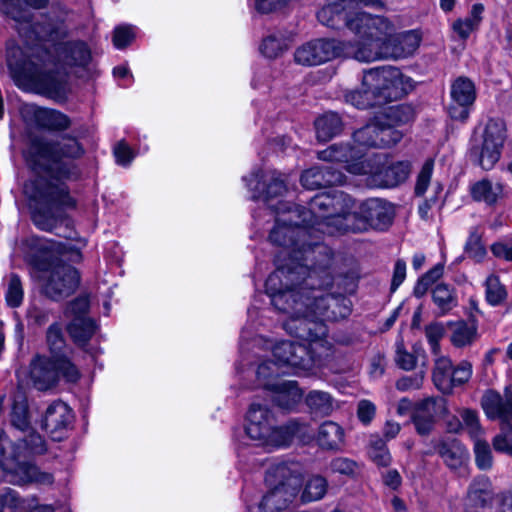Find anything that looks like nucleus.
I'll return each instance as SVG.
<instances>
[{"label": "nucleus", "instance_id": "1", "mask_svg": "<svg viewBox=\"0 0 512 512\" xmlns=\"http://www.w3.org/2000/svg\"><path fill=\"white\" fill-rule=\"evenodd\" d=\"M331 286L332 279L328 274L317 283L312 274L300 279V273L293 267H278L269 275L266 293L272 305L287 315L282 323L283 329L307 344L266 341L273 361L258 366L259 379L278 374L276 370L280 368L295 374L310 371L322 356L328 354L330 343L326 339L327 327L323 322L346 318L351 312L349 299L341 294L328 293Z\"/></svg>", "mask_w": 512, "mask_h": 512}, {"label": "nucleus", "instance_id": "2", "mask_svg": "<svg viewBox=\"0 0 512 512\" xmlns=\"http://www.w3.org/2000/svg\"><path fill=\"white\" fill-rule=\"evenodd\" d=\"M351 199L343 192L331 190L315 195L309 207L280 203L276 225L269 239L281 249L276 255V268H292L300 273V279L309 274L320 283L330 272L331 256L320 245L321 234L332 233L331 227L343 231V217L349 213Z\"/></svg>", "mask_w": 512, "mask_h": 512}, {"label": "nucleus", "instance_id": "3", "mask_svg": "<svg viewBox=\"0 0 512 512\" xmlns=\"http://www.w3.org/2000/svg\"><path fill=\"white\" fill-rule=\"evenodd\" d=\"M82 153L75 139L63 143L34 139V225L39 229L52 231L62 219V211L75 207V200L58 182L69 174L63 158Z\"/></svg>", "mask_w": 512, "mask_h": 512}, {"label": "nucleus", "instance_id": "4", "mask_svg": "<svg viewBox=\"0 0 512 512\" xmlns=\"http://www.w3.org/2000/svg\"><path fill=\"white\" fill-rule=\"evenodd\" d=\"M39 16L34 23V35L49 39L43 45L34 44V93L63 102L70 91L66 69L86 67L91 52L84 42H56L67 34L64 22L43 14Z\"/></svg>", "mask_w": 512, "mask_h": 512}, {"label": "nucleus", "instance_id": "5", "mask_svg": "<svg viewBox=\"0 0 512 512\" xmlns=\"http://www.w3.org/2000/svg\"><path fill=\"white\" fill-rule=\"evenodd\" d=\"M386 22L387 29L369 28L364 41L351 53L360 62H372L383 58H405L411 56L419 47L421 36L415 30L394 35L395 27L387 18L374 15Z\"/></svg>", "mask_w": 512, "mask_h": 512}, {"label": "nucleus", "instance_id": "6", "mask_svg": "<svg viewBox=\"0 0 512 512\" xmlns=\"http://www.w3.org/2000/svg\"><path fill=\"white\" fill-rule=\"evenodd\" d=\"M42 292L51 299L60 300L70 296L77 289L80 276L71 265L64 263L53 247H46L34 239V270Z\"/></svg>", "mask_w": 512, "mask_h": 512}, {"label": "nucleus", "instance_id": "7", "mask_svg": "<svg viewBox=\"0 0 512 512\" xmlns=\"http://www.w3.org/2000/svg\"><path fill=\"white\" fill-rule=\"evenodd\" d=\"M355 4L372 7L382 6L380 0H335L329 2L318 11L317 19L324 26L332 29L347 27L358 37V41L353 45H358L364 41L369 28L385 30L388 26L385 21L373 18L374 15L355 11Z\"/></svg>", "mask_w": 512, "mask_h": 512}, {"label": "nucleus", "instance_id": "8", "mask_svg": "<svg viewBox=\"0 0 512 512\" xmlns=\"http://www.w3.org/2000/svg\"><path fill=\"white\" fill-rule=\"evenodd\" d=\"M265 481L271 487L259 507L263 512H276L288 506L301 486L299 466L295 463H278L266 472Z\"/></svg>", "mask_w": 512, "mask_h": 512}, {"label": "nucleus", "instance_id": "9", "mask_svg": "<svg viewBox=\"0 0 512 512\" xmlns=\"http://www.w3.org/2000/svg\"><path fill=\"white\" fill-rule=\"evenodd\" d=\"M362 84L374 89L380 105L401 99L414 88L412 79L393 66L366 71L362 77Z\"/></svg>", "mask_w": 512, "mask_h": 512}, {"label": "nucleus", "instance_id": "10", "mask_svg": "<svg viewBox=\"0 0 512 512\" xmlns=\"http://www.w3.org/2000/svg\"><path fill=\"white\" fill-rule=\"evenodd\" d=\"M506 137L505 122L499 118L489 119L482 133L471 140L470 159L483 170H491L501 157Z\"/></svg>", "mask_w": 512, "mask_h": 512}, {"label": "nucleus", "instance_id": "11", "mask_svg": "<svg viewBox=\"0 0 512 512\" xmlns=\"http://www.w3.org/2000/svg\"><path fill=\"white\" fill-rule=\"evenodd\" d=\"M394 214L392 204L380 198H370L344 215L343 231L385 230L392 224Z\"/></svg>", "mask_w": 512, "mask_h": 512}, {"label": "nucleus", "instance_id": "12", "mask_svg": "<svg viewBox=\"0 0 512 512\" xmlns=\"http://www.w3.org/2000/svg\"><path fill=\"white\" fill-rule=\"evenodd\" d=\"M322 161L344 164L345 169L355 175H366L367 172H377L382 156H368L364 159L361 149L349 144H333L318 152Z\"/></svg>", "mask_w": 512, "mask_h": 512}, {"label": "nucleus", "instance_id": "13", "mask_svg": "<svg viewBox=\"0 0 512 512\" xmlns=\"http://www.w3.org/2000/svg\"><path fill=\"white\" fill-rule=\"evenodd\" d=\"M356 47L352 43L335 39H316L299 47L294 58L298 64L304 66L320 65L342 55L353 58L351 51Z\"/></svg>", "mask_w": 512, "mask_h": 512}, {"label": "nucleus", "instance_id": "14", "mask_svg": "<svg viewBox=\"0 0 512 512\" xmlns=\"http://www.w3.org/2000/svg\"><path fill=\"white\" fill-rule=\"evenodd\" d=\"M62 376L68 382H76L80 373L65 357L34 360V388L47 391L54 388Z\"/></svg>", "mask_w": 512, "mask_h": 512}, {"label": "nucleus", "instance_id": "15", "mask_svg": "<svg viewBox=\"0 0 512 512\" xmlns=\"http://www.w3.org/2000/svg\"><path fill=\"white\" fill-rule=\"evenodd\" d=\"M6 61L14 85L24 93H31L32 47L28 43L8 46Z\"/></svg>", "mask_w": 512, "mask_h": 512}, {"label": "nucleus", "instance_id": "16", "mask_svg": "<svg viewBox=\"0 0 512 512\" xmlns=\"http://www.w3.org/2000/svg\"><path fill=\"white\" fill-rule=\"evenodd\" d=\"M74 421L72 408L62 400H55L43 411L40 426L53 440L60 441L72 430Z\"/></svg>", "mask_w": 512, "mask_h": 512}, {"label": "nucleus", "instance_id": "17", "mask_svg": "<svg viewBox=\"0 0 512 512\" xmlns=\"http://www.w3.org/2000/svg\"><path fill=\"white\" fill-rule=\"evenodd\" d=\"M252 179L249 180L248 186L250 189L255 190L253 195L254 199H263L269 203L270 200L281 196L286 191V180L284 175L277 171H267L265 173L256 172L251 175ZM281 202H278L276 206L268 204L271 209H281ZM277 216L275 217V219Z\"/></svg>", "mask_w": 512, "mask_h": 512}, {"label": "nucleus", "instance_id": "18", "mask_svg": "<svg viewBox=\"0 0 512 512\" xmlns=\"http://www.w3.org/2000/svg\"><path fill=\"white\" fill-rule=\"evenodd\" d=\"M477 92L474 82L460 76L451 85L452 105L449 108L450 116L459 121H466L476 100Z\"/></svg>", "mask_w": 512, "mask_h": 512}, {"label": "nucleus", "instance_id": "19", "mask_svg": "<svg viewBox=\"0 0 512 512\" xmlns=\"http://www.w3.org/2000/svg\"><path fill=\"white\" fill-rule=\"evenodd\" d=\"M447 413V402L442 397H428L419 401L413 408L412 420L417 432L421 435L428 434L437 417Z\"/></svg>", "mask_w": 512, "mask_h": 512}, {"label": "nucleus", "instance_id": "20", "mask_svg": "<svg viewBox=\"0 0 512 512\" xmlns=\"http://www.w3.org/2000/svg\"><path fill=\"white\" fill-rule=\"evenodd\" d=\"M481 406L487 418L501 423L511 422L512 384L505 387L503 396L495 390H487L481 398Z\"/></svg>", "mask_w": 512, "mask_h": 512}, {"label": "nucleus", "instance_id": "21", "mask_svg": "<svg viewBox=\"0 0 512 512\" xmlns=\"http://www.w3.org/2000/svg\"><path fill=\"white\" fill-rule=\"evenodd\" d=\"M274 422V414L267 406L253 403L246 416V434L251 440L261 444L263 439L270 435Z\"/></svg>", "mask_w": 512, "mask_h": 512}, {"label": "nucleus", "instance_id": "22", "mask_svg": "<svg viewBox=\"0 0 512 512\" xmlns=\"http://www.w3.org/2000/svg\"><path fill=\"white\" fill-rule=\"evenodd\" d=\"M492 484L488 477L478 476L467 489L463 512H485L492 502Z\"/></svg>", "mask_w": 512, "mask_h": 512}, {"label": "nucleus", "instance_id": "23", "mask_svg": "<svg viewBox=\"0 0 512 512\" xmlns=\"http://www.w3.org/2000/svg\"><path fill=\"white\" fill-rule=\"evenodd\" d=\"M434 449L444 464L453 471L467 465L470 454L468 449L454 437H442L435 441Z\"/></svg>", "mask_w": 512, "mask_h": 512}, {"label": "nucleus", "instance_id": "24", "mask_svg": "<svg viewBox=\"0 0 512 512\" xmlns=\"http://www.w3.org/2000/svg\"><path fill=\"white\" fill-rule=\"evenodd\" d=\"M371 156H382L377 172H367L366 175L377 177L385 187H395L403 183L410 173V163L407 161L389 162L384 153H376Z\"/></svg>", "mask_w": 512, "mask_h": 512}, {"label": "nucleus", "instance_id": "25", "mask_svg": "<svg viewBox=\"0 0 512 512\" xmlns=\"http://www.w3.org/2000/svg\"><path fill=\"white\" fill-rule=\"evenodd\" d=\"M300 181L304 188L314 190L342 185L345 175L332 167H312L302 173Z\"/></svg>", "mask_w": 512, "mask_h": 512}, {"label": "nucleus", "instance_id": "26", "mask_svg": "<svg viewBox=\"0 0 512 512\" xmlns=\"http://www.w3.org/2000/svg\"><path fill=\"white\" fill-rule=\"evenodd\" d=\"M308 427L305 424L291 421L285 426H277L276 421L270 429V435L263 439L262 445L269 446H287L293 438H303L306 436Z\"/></svg>", "mask_w": 512, "mask_h": 512}, {"label": "nucleus", "instance_id": "27", "mask_svg": "<svg viewBox=\"0 0 512 512\" xmlns=\"http://www.w3.org/2000/svg\"><path fill=\"white\" fill-rule=\"evenodd\" d=\"M264 385L272 390V400L283 409H292L302 398V392L295 381L276 380Z\"/></svg>", "mask_w": 512, "mask_h": 512}, {"label": "nucleus", "instance_id": "28", "mask_svg": "<svg viewBox=\"0 0 512 512\" xmlns=\"http://www.w3.org/2000/svg\"><path fill=\"white\" fill-rule=\"evenodd\" d=\"M454 365L451 359L441 354L433 355L432 381L443 394L452 393V377Z\"/></svg>", "mask_w": 512, "mask_h": 512}, {"label": "nucleus", "instance_id": "29", "mask_svg": "<svg viewBox=\"0 0 512 512\" xmlns=\"http://www.w3.org/2000/svg\"><path fill=\"white\" fill-rule=\"evenodd\" d=\"M71 125L70 118L55 109L34 107V126L50 130L64 131Z\"/></svg>", "mask_w": 512, "mask_h": 512}, {"label": "nucleus", "instance_id": "30", "mask_svg": "<svg viewBox=\"0 0 512 512\" xmlns=\"http://www.w3.org/2000/svg\"><path fill=\"white\" fill-rule=\"evenodd\" d=\"M419 359L422 360V368H427V355L421 345H414L410 352L406 349L402 339L396 341L394 360L400 369L405 371L415 369Z\"/></svg>", "mask_w": 512, "mask_h": 512}, {"label": "nucleus", "instance_id": "31", "mask_svg": "<svg viewBox=\"0 0 512 512\" xmlns=\"http://www.w3.org/2000/svg\"><path fill=\"white\" fill-rule=\"evenodd\" d=\"M316 136L319 141L326 142L341 133L343 122L334 112H328L315 121Z\"/></svg>", "mask_w": 512, "mask_h": 512}, {"label": "nucleus", "instance_id": "32", "mask_svg": "<svg viewBox=\"0 0 512 512\" xmlns=\"http://www.w3.org/2000/svg\"><path fill=\"white\" fill-rule=\"evenodd\" d=\"M306 404L314 415L321 417L330 415L337 407L333 397L320 390L310 391L306 396Z\"/></svg>", "mask_w": 512, "mask_h": 512}, {"label": "nucleus", "instance_id": "33", "mask_svg": "<svg viewBox=\"0 0 512 512\" xmlns=\"http://www.w3.org/2000/svg\"><path fill=\"white\" fill-rule=\"evenodd\" d=\"M450 341L453 346L462 348L471 345L477 339V326L465 321L450 322Z\"/></svg>", "mask_w": 512, "mask_h": 512}, {"label": "nucleus", "instance_id": "34", "mask_svg": "<svg viewBox=\"0 0 512 512\" xmlns=\"http://www.w3.org/2000/svg\"><path fill=\"white\" fill-rule=\"evenodd\" d=\"M5 14L19 24H26L31 27V0H0Z\"/></svg>", "mask_w": 512, "mask_h": 512}, {"label": "nucleus", "instance_id": "35", "mask_svg": "<svg viewBox=\"0 0 512 512\" xmlns=\"http://www.w3.org/2000/svg\"><path fill=\"white\" fill-rule=\"evenodd\" d=\"M96 326L89 317H76L70 320L67 331L73 341L78 345L86 344L95 333Z\"/></svg>", "mask_w": 512, "mask_h": 512}, {"label": "nucleus", "instance_id": "36", "mask_svg": "<svg viewBox=\"0 0 512 512\" xmlns=\"http://www.w3.org/2000/svg\"><path fill=\"white\" fill-rule=\"evenodd\" d=\"M317 441L323 448L337 449L344 441V431L337 423L326 421L319 427Z\"/></svg>", "mask_w": 512, "mask_h": 512}, {"label": "nucleus", "instance_id": "37", "mask_svg": "<svg viewBox=\"0 0 512 512\" xmlns=\"http://www.w3.org/2000/svg\"><path fill=\"white\" fill-rule=\"evenodd\" d=\"M470 192L474 200L492 205L502 195L503 187L500 183H492L484 179L474 183L470 188Z\"/></svg>", "mask_w": 512, "mask_h": 512}, {"label": "nucleus", "instance_id": "38", "mask_svg": "<svg viewBox=\"0 0 512 512\" xmlns=\"http://www.w3.org/2000/svg\"><path fill=\"white\" fill-rule=\"evenodd\" d=\"M433 302L438 308V315L444 316L457 306V296L453 288L440 283L432 292Z\"/></svg>", "mask_w": 512, "mask_h": 512}, {"label": "nucleus", "instance_id": "39", "mask_svg": "<svg viewBox=\"0 0 512 512\" xmlns=\"http://www.w3.org/2000/svg\"><path fill=\"white\" fill-rule=\"evenodd\" d=\"M344 100L346 103L351 104L358 109L381 106L380 103H378L374 89L364 87L362 83L359 89L346 91L344 94Z\"/></svg>", "mask_w": 512, "mask_h": 512}, {"label": "nucleus", "instance_id": "40", "mask_svg": "<svg viewBox=\"0 0 512 512\" xmlns=\"http://www.w3.org/2000/svg\"><path fill=\"white\" fill-rule=\"evenodd\" d=\"M378 132L379 124H377V119L354 132L353 141L357 145L355 148L362 150L364 159L367 158L365 156V149L379 147Z\"/></svg>", "mask_w": 512, "mask_h": 512}, {"label": "nucleus", "instance_id": "41", "mask_svg": "<svg viewBox=\"0 0 512 512\" xmlns=\"http://www.w3.org/2000/svg\"><path fill=\"white\" fill-rule=\"evenodd\" d=\"M475 464L479 470L489 471L493 467L494 458L489 443L476 438L473 444Z\"/></svg>", "mask_w": 512, "mask_h": 512}, {"label": "nucleus", "instance_id": "42", "mask_svg": "<svg viewBox=\"0 0 512 512\" xmlns=\"http://www.w3.org/2000/svg\"><path fill=\"white\" fill-rule=\"evenodd\" d=\"M327 491V481L321 476H312L305 484L301 495L303 502L317 501L323 498Z\"/></svg>", "mask_w": 512, "mask_h": 512}, {"label": "nucleus", "instance_id": "43", "mask_svg": "<svg viewBox=\"0 0 512 512\" xmlns=\"http://www.w3.org/2000/svg\"><path fill=\"white\" fill-rule=\"evenodd\" d=\"M368 454L377 466L386 467L391 463V455L386 443L378 436L371 437Z\"/></svg>", "mask_w": 512, "mask_h": 512}, {"label": "nucleus", "instance_id": "44", "mask_svg": "<svg viewBox=\"0 0 512 512\" xmlns=\"http://www.w3.org/2000/svg\"><path fill=\"white\" fill-rule=\"evenodd\" d=\"M414 113L410 106L397 105L385 109L380 116L393 126L404 124L413 119Z\"/></svg>", "mask_w": 512, "mask_h": 512}, {"label": "nucleus", "instance_id": "45", "mask_svg": "<svg viewBox=\"0 0 512 512\" xmlns=\"http://www.w3.org/2000/svg\"><path fill=\"white\" fill-rule=\"evenodd\" d=\"M485 287L486 300L490 305L497 306L506 299V289L500 283L498 277L490 275L486 279Z\"/></svg>", "mask_w": 512, "mask_h": 512}, {"label": "nucleus", "instance_id": "46", "mask_svg": "<svg viewBox=\"0 0 512 512\" xmlns=\"http://www.w3.org/2000/svg\"><path fill=\"white\" fill-rule=\"evenodd\" d=\"M497 452L512 456V421L501 423L500 432L492 439Z\"/></svg>", "mask_w": 512, "mask_h": 512}, {"label": "nucleus", "instance_id": "47", "mask_svg": "<svg viewBox=\"0 0 512 512\" xmlns=\"http://www.w3.org/2000/svg\"><path fill=\"white\" fill-rule=\"evenodd\" d=\"M377 124H379V147H387L395 145L402 138V133L394 128V126L382 119L377 117Z\"/></svg>", "mask_w": 512, "mask_h": 512}, {"label": "nucleus", "instance_id": "48", "mask_svg": "<svg viewBox=\"0 0 512 512\" xmlns=\"http://www.w3.org/2000/svg\"><path fill=\"white\" fill-rule=\"evenodd\" d=\"M286 49V39L276 34L267 36L260 46L262 54L268 58H276Z\"/></svg>", "mask_w": 512, "mask_h": 512}, {"label": "nucleus", "instance_id": "49", "mask_svg": "<svg viewBox=\"0 0 512 512\" xmlns=\"http://www.w3.org/2000/svg\"><path fill=\"white\" fill-rule=\"evenodd\" d=\"M55 478L52 469L43 466L38 460L34 461V487L38 489H51L54 487Z\"/></svg>", "mask_w": 512, "mask_h": 512}, {"label": "nucleus", "instance_id": "50", "mask_svg": "<svg viewBox=\"0 0 512 512\" xmlns=\"http://www.w3.org/2000/svg\"><path fill=\"white\" fill-rule=\"evenodd\" d=\"M445 328L442 323H431L425 327V336L433 355L441 354L440 340L444 337Z\"/></svg>", "mask_w": 512, "mask_h": 512}, {"label": "nucleus", "instance_id": "51", "mask_svg": "<svg viewBox=\"0 0 512 512\" xmlns=\"http://www.w3.org/2000/svg\"><path fill=\"white\" fill-rule=\"evenodd\" d=\"M426 375V368H421L417 373L406 375L396 381V388L401 392L418 390L422 387Z\"/></svg>", "mask_w": 512, "mask_h": 512}, {"label": "nucleus", "instance_id": "52", "mask_svg": "<svg viewBox=\"0 0 512 512\" xmlns=\"http://www.w3.org/2000/svg\"><path fill=\"white\" fill-rule=\"evenodd\" d=\"M1 465L7 474L20 476V480L24 482L30 481L31 466L28 463L5 459Z\"/></svg>", "mask_w": 512, "mask_h": 512}, {"label": "nucleus", "instance_id": "53", "mask_svg": "<svg viewBox=\"0 0 512 512\" xmlns=\"http://www.w3.org/2000/svg\"><path fill=\"white\" fill-rule=\"evenodd\" d=\"M12 424L21 431L29 428L30 414L27 403L15 402L12 410Z\"/></svg>", "mask_w": 512, "mask_h": 512}, {"label": "nucleus", "instance_id": "54", "mask_svg": "<svg viewBox=\"0 0 512 512\" xmlns=\"http://www.w3.org/2000/svg\"><path fill=\"white\" fill-rule=\"evenodd\" d=\"M433 168V160H426L417 176V181L415 185L416 195L422 196L426 192L432 178Z\"/></svg>", "mask_w": 512, "mask_h": 512}, {"label": "nucleus", "instance_id": "55", "mask_svg": "<svg viewBox=\"0 0 512 512\" xmlns=\"http://www.w3.org/2000/svg\"><path fill=\"white\" fill-rule=\"evenodd\" d=\"M47 343L50 351L54 354L53 357H61L59 353L64 348L65 341L58 324H53L49 327L47 331Z\"/></svg>", "mask_w": 512, "mask_h": 512}, {"label": "nucleus", "instance_id": "56", "mask_svg": "<svg viewBox=\"0 0 512 512\" xmlns=\"http://www.w3.org/2000/svg\"><path fill=\"white\" fill-rule=\"evenodd\" d=\"M23 299V290L20 279L16 275L10 277L8 290L6 293V300L9 306L17 307L21 304Z\"/></svg>", "mask_w": 512, "mask_h": 512}, {"label": "nucleus", "instance_id": "57", "mask_svg": "<svg viewBox=\"0 0 512 512\" xmlns=\"http://www.w3.org/2000/svg\"><path fill=\"white\" fill-rule=\"evenodd\" d=\"M462 418V424L465 426L470 433L471 437L478 438L481 433V427L476 411L470 409H463L460 411Z\"/></svg>", "mask_w": 512, "mask_h": 512}, {"label": "nucleus", "instance_id": "58", "mask_svg": "<svg viewBox=\"0 0 512 512\" xmlns=\"http://www.w3.org/2000/svg\"><path fill=\"white\" fill-rule=\"evenodd\" d=\"M465 252L470 258L476 261H480L485 256L486 250L481 243L480 236L477 233L470 234L465 245Z\"/></svg>", "mask_w": 512, "mask_h": 512}, {"label": "nucleus", "instance_id": "59", "mask_svg": "<svg viewBox=\"0 0 512 512\" xmlns=\"http://www.w3.org/2000/svg\"><path fill=\"white\" fill-rule=\"evenodd\" d=\"M472 376V365L468 361H461L457 366H454L452 377V390L467 383Z\"/></svg>", "mask_w": 512, "mask_h": 512}, {"label": "nucleus", "instance_id": "60", "mask_svg": "<svg viewBox=\"0 0 512 512\" xmlns=\"http://www.w3.org/2000/svg\"><path fill=\"white\" fill-rule=\"evenodd\" d=\"M21 507V500L18 494L8 489L0 495V512H17Z\"/></svg>", "mask_w": 512, "mask_h": 512}, {"label": "nucleus", "instance_id": "61", "mask_svg": "<svg viewBox=\"0 0 512 512\" xmlns=\"http://www.w3.org/2000/svg\"><path fill=\"white\" fill-rule=\"evenodd\" d=\"M88 309H89V300L87 297L85 296H82V297H78L76 298L74 301H72L65 314H66V317L69 318L70 320H72L73 318H76V317H87V312H88Z\"/></svg>", "mask_w": 512, "mask_h": 512}, {"label": "nucleus", "instance_id": "62", "mask_svg": "<svg viewBox=\"0 0 512 512\" xmlns=\"http://www.w3.org/2000/svg\"><path fill=\"white\" fill-rule=\"evenodd\" d=\"M134 39V33L131 26H119L115 28L113 34V44L117 49H123Z\"/></svg>", "mask_w": 512, "mask_h": 512}, {"label": "nucleus", "instance_id": "63", "mask_svg": "<svg viewBox=\"0 0 512 512\" xmlns=\"http://www.w3.org/2000/svg\"><path fill=\"white\" fill-rule=\"evenodd\" d=\"M376 414V406L369 400L363 399L358 402L357 416L358 419L364 424H369Z\"/></svg>", "mask_w": 512, "mask_h": 512}, {"label": "nucleus", "instance_id": "64", "mask_svg": "<svg viewBox=\"0 0 512 512\" xmlns=\"http://www.w3.org/2000/svg\"><path fill=\"white\" fill-rule=\"evenodd\" d=\"M113 152L116 162L122 166H128L135 156L131 148L124 142L117 143Z\"/></svg>", "mask_w": 512, "mask_h": 512}]
</instances>
